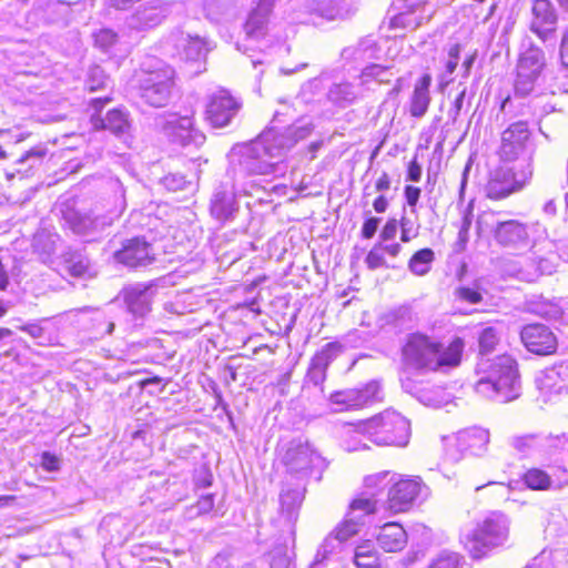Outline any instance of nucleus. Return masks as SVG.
<instances>
[{"label": "nucleus", "mask_w": 568, "mask_h": 568, "mask_svg": "<svg viewBox=\"0 0 568 568\" xmlns=\"http://www.w3.org/2000/svg\"><path fill=\"white\" fill-rule=\"evenodd\" d=\"M359 432L377 446L404 447L410 436L409 422L399 413L386 409L359 424Z\"/></svg>", "instance_id": "nucleus-6"}, {"label": "nucleus", "mask_w": 568, "mask_h": 568, "mask_svg": "<svg viewBox=\"0 0 568 568\" xmlns=\"http://www.w3.org/2000/svg\"><path fill=\"white\" fill-rule=\"evenodd\" d=\"M530 131L527 122L518 121L510 124L501 134L499 155L504 161H516L523 163L530 156L532 161L534 150L529 145Z\"/></svg>", "instance_id": "nucleus-13"}, {"label": "nucleus", "mask_w": 568, "mask_h": 568, "mask_svg": "<svg viewBox=\"0 0 568 568\" xmlns=\"http://www.w3.org/2000/svg\"><path fill=\"white\" fill-rule=\"evenodd\" d=\"M195 507L197 508V514L203 515L210 513L214 507V495L207 494L202 496Z\"/></svg>", "instance_id": "nucleus-63"}, {"label": "nucleus", "mask_w": 568, "mask_h": 568, "mask_svg": "<svg viewBox=\"0 0 568 568\" xmlns=\"http://www.w3.org/2000/svg\"><path fill=\"white\" fill-rule=\"evenodd\" d=\"M464 351L462 338H454L448 345L423 333L406 336L402 346L400 376H413L425 373H445L460 364Z\"/></svg>", "instance_id": "nucleus-2"}, {"label": "nucleus", "mask_w": 568, "mask_h": 568, "mask_svg": "<svg viewBox=\"0 0 568 568\" xmlns=\"http://www.w3.org/2000/svg\"><path fill=\"white\" fill-rule=\"evenodd\" d=\"M432 84V77L425 73L414 87L413 94L409 102V113L414 118H423L430 103L429 88Z\"/></svg>", "instance_id": "nucleus-31"}, {"label": "nucleus", "mask_w": 568, "mask_h": 568, "mask_svg": "<svg viewBox=\"0 0 568 568\" xmlns=\"http://www.w3.org/2000/svg\"><path fill=\"white\" fill-rule=\"evenodd\" d=\"M455 295L459 300L465 301L470 304H477L483 300V296L478 291H476L471 287H466V286H460V287L456 288Z\"/></svg>", "instance_id": "nucleus-55"}, {"label": "nucleus", "mask_w": 568, "mask_h": 568, "mask_svg": "<svg viewBox=\"0 0 568 568\" xmlns=\"http://www.w3.org/2000/svg\"><path fill=\"white\" fill-rule=\"evenodd\" d=\"M174 74V70L164 61L148 58L135 75L140 97L151 106H165L172 95Z\"/></svg>", "instance_id": "nucleus-4"}, {"label": "nucleus", "mask_w": 568, "mask_h": 568, "mask_svg": "<svg viewBox=\"0 0 568 568\" xmlns=\"http://www.w3.org/2000/svg\"><path fill=\"white\" fill-rule=\"evenodd\" d=\"M365 262L371 270H376L385 264L384 255L379 245H375L367 254Z\"/></svg>", "instance_id": "nucleus-57"}, {"label": "nucleus", "mask_w": 568, "mask_h": 568, "mask_svg": "<svg viewBox=\"0 0 568 568\" xmlns=\"http://www.w3.org/2000/svg\"><path fill=\"white\" fill-rule=\"evenodd\" d=\"M341 546L342 541L337 539L336 535L332 531L321 544L310 568H322L324 561L327 560L331 555L336 552Z\"/></svg>", "instance_id": "nucleus-39"}, {"label": "nucleus", "mask_w": 568, "mask_h": 568, "mask_svg": "<svg viewBox=\"0 0 568 568\" xmlns=\"http://www.w3.org/2000/svg\"><path fill=\"white\" fill-rule=\"evenodd\" d=\"M326 368L325 363L313 357L306 375L307 381L315 386L321 385L326 378Z\"/></svg>", "instance_id": "nucleus-47"}, {"label": "nucleus", "mask_w": 568, "mask_h": 568, "mask_svg": "<svg viewBox=\"0 0 568 568\" xmlns=\"http://www.w3.org/2000/svg\"><path fill=\"white\" fill-rule=\"evenodd\" d=\"M280 460L288 474L300 479L307 478L314 470L321 474L326 468L325 459L307 439L301 437L294 438L281 447Z\"/></svg>", "instance_id": "nucleus-8"}, {"label": "nucleus", "mask_w": 568, "mask_h": 568, "mask_svg": "<svg viewBox=\"0 0 568 568\" xmlns=\"http://www.w3.org/2000/svg\"><path fill=\"white\" fill-rule=\"evenodd\" d=\"M327 98L335 104L344 105L354 102L357 93L349 82L334 83L328 89Z\"/></svg>", "instance_id": "nucleus-37"}, {"label": "nucleus", "mask_w": 568, "mask_h": 568, "mask_svg": "<svg viewBox=\"0 0 568 568\" xmlns=\"http://www.w3.org/2000/svg\"><path fill=\"white\" fill-rule=\"evenodd\" d=\"M434 261V252L430 248H422L417 251L409 260V271L418 276L428 273L430 264Z\"/></svg>", "instance_id": "nucleus-41"}, {"label": "nucleus", "mask_w": 568, "mask_h": 568, "mask_svg": "<svg viewBox=\"0 0 568 568\" xmlns=\"http://www.w3.org/2000/svg\"><path fill=\"white\" fill-rule=\"evenodd\" d=\"M397 230H398L397 221L395 219H390L384 225L379 236L383 241L393 240L397 234Z\"/></svg>", "instance_id": "nucleus-64"}, {"label": "nucleus", "mask_w": 568, "mask_h": 568, "mask_svg": "<svg viewBox=\"0 0 568 568\" xmlns=\"http://www.w3.org/2000/svg\"><path fill=\"white\" fill-rule=\"evenodd\" d=\"M47 148L42 144H39L32 149H30L29 151H27L20 159H19V163H26V162H29L31 161V164L30 166H33L34 164L37 163H40L41 160L47 155Z\"/></svg>", "instance_id": "nucleus-54"}, {"label": "nucleus", "mask_w": 568, "mask_h": 568, "mask_svg": "<svg viewBox=\"0 0 568 568\" xmlns=\"http://www.w3.org/2000/svg\"><path fill=\"white\" fill-rule=\"evenodd\" d=\"M499 212H484L477 219L479 231L490 229L494 240L503 247L525 248L530 244L528 225L519 220L500 219Z\"/></svg>", "instance_id": "nucleus-10"}, {"label": "nucleus", "mask_w": 568, "mask_h": 568, "mask_svg": "<svg viewBox=\"0 0 568 568\" xmlns=\"http://www.w3.org/2000/svg\"><path fill=\"white\" fill-rule=\"evenodd\" d=\"M422 19V17L414 16L413 12H400L392 19V26L414 30L420 26Z\"/></svg>", "instance_id": "nucleus-49"}, {"label": "nucleus", "mask_w": 568, "mask_h": 568, "mask_svg": "<svg viewBox=\"0 0 568 568\" xmlns=\"http://www.w3.org/2000/svg\"><path fill=\"white\" fill-rule=\"evenodd\" d=\"M113 257L128 267H145L155 261V252L149 242L136 236L125 240L122 248L113 253Z\"/></svg>", "instance_id": "nucleus-19"}, {"label": "nucleus", "mask_w": 568, "mask_h": 568, "mask_svg": "<svg viewBox=\"0 0 568 568\" xmlns=\"http://www.w3.org/2000/svg\"><path fill=\"white\" fill-rule=\"evenodd\" d=\"M460 556L456 552H442L428 568H458Z\"/></svg>", "instance_id": "nucleus-51"}, {"label": "nucleus", "mask_w": 568, "mask_h": 568, "mask_svg": "<svg viewBox=\"0 0 568 568\" xmlns=\"http://www.w3.org/2000/svg\"><path fill=\"white\" fill-rule=\"evenodd\" d=\"M171 14V4L163 0H150L139 6L125 23L134 31H148L161 23Z\"/></svg>", "instance_id": "nucleus-17"}, {"label": "nucleus", "mask_w": 568, "mask_h": 568, "mask_svg": "<svg viewBox=\"0 0 568 568\" xmlns=\"http://www.w3.org/2000/svg\"><path fill=\"white\" fill-rule=\"evenodd\" d=\"M242 108V102L227 90L220 89L207 98L205 120L213 128L227 126Z\"/></svg>", "instance_id": "nucleus-14"}, {"label": "nucleus", "mask_w": 568, "mask_h": 568, "mask_svg": "<svg viewBox=\"0 0 568 568\" xmlns=\"http://www.w3.org/2000/svg\"><path fill=\"white\" fill-rule=\"evenodd\" d=\"M509 524L505 514L490 513L465 537L466 550L473 558L479 559L494 549L503 547L509 538Z\"/></svg>", "instance_id": "nucleus-5"}, {"label": "nucleus", "mask_w": 568, "mask_h": 568, "mask_svg": "<svg viewBox=\"0 0 568 568\" xmlns=\"http://www.w3.org/2000/svg\"><path fill=\"white\" fill-rule=\"evenodd\" d=\"M303 498V491L300 489H283L280 495L281 514L285 517V528L283 531L291 538L294 536V525L297 520Z\"/></svg>", "instance_id": "nucleus-28"}, {"label": "nucleus", "mask_w": 568, "mask_h": 568, "mask_svg": "<svg viewBox=\"0 0 568 568\" xmlns=\"http://www.w3.org/2000/svg\"><path fill=\"white\" fill-rule=\"evenodd\" d=\"M59 236L45 230L39 231L34 234L32 246L37 253L43 257H50L57 250Z\"/></svg>", "instance_id": "nucleus-36"}, {"label": "nucleus", "mask_w": 568, "mask_h": 568, "mask_svg": "<svg viewBox=\"0 0 568 568\" xmlns=\"http://www.w3.org/2000/svg\"><path fill=\"white\" fill-rule=\"evenodd\" d=\"M531 12L530 30L544 42L552 39L558 20L552 3L549 0H535Z\"/></svg>", "instance_id": "nucleus-23"}, {"label": "nucleus", "mask_w": 568, "mask_h": 568, "mask_svg": "<svg viewBox=\"0 0 568 568\" xmlns=\"http://www.w3.org/2000/svg\"><path fill=\"white\" fill-rule=\"evenodd\" d=\"M374 41L372 39L362 40L355 47H347L342 51V58L346 61H365L373 58Z\"/></svg>", "instance_id": "nucleus-40"}, {"label": "nucleus", "mask_w": 568, "mask_h": 568, "mask_svg": "<svg viewBox=\"0 0 568 568\" xmlns=\"http://www.w3.org/2000/svg\"><path fill=\"white\" fill-rule=\"evenodd\" d=\"M422 490L419 478L396 481L388 490L387 509L394 514L408 510Z\"/></svg>", "instance_id": "nucleus-22"}, {"label": "nucleus", "mask_w": 568, "mask_h": 568, "mask_svg": "<svg viewBox=\"0 0 568 568\" xmlns=\"http://www.w3.org/2000/svg\"><path fill=\"white\" fill-rule=\"evenodd\" d=\"M525 484L535 490H547L554 488L551 477L542 469L531 468L524 475Z\"/></svg>", "instance_id": "nucleus-42"}, {"label": "nucleus", "mask_w": 568, "mask_h": 568, "mask_svg": "<svg viewBox=\"0 0 568 568\" xmlns=\"http://www.w3.org/2000/svg\"><path fill=\"white\" fill-rule=\"evenodd\" d=\"M534 174L530 156L514 166H498L489 173L485 194L490 200H503L520 191L529 183Z\"/></svg>", "instance_id": "nucleus-9"}, {"label": "nucleus", "mask_w": 568, "mask_h": 568, "mask_svg": "<svg viewBox=\"0 0 568 568\" xmlns=\"http://www.w3.org/2000/svg\"><path fill=\"white\" fill-rule=\"evenodd\" d=\"M270 17L261 11L252 10L244 23V32L247 39H262L267 32Z\"/></svg>", "instance_id": "nucleus-35"}, {"label": "nucleus", "mask_w": 568, "mask_h": 568, "mask_svg": "<svg viewBox=\"0 0 568 568\" xmlns=\"http://www.w3.org/2000/svg\"><path fill=\"white\" fill-rule=\"evenodd\" d=\"M416 313L410 304H402L389 308L383 315V321L387 325L397 328H407L416 322Z\"/></svg>", "instance_id": "nucleus-32"}, {"label": "nucleus", "mask_w": 568, "mask_h": 568, "mask_svg": "<svg viewBox=\"0 0 568 568\" xmlns=\"http://www.w3.org/2000/svg\"><path fill=\"white\" fill-rule=\"evenodd\" d=\"M388 74V69L379 64H371L363 69L361 80L363 84L371 80H375L378 83H386L389 82V78L387 77Z\"/></svg>", "instance_id": "nucleus-46"}, {"label": "nucleus", "mask_w": 568, "mask_h": 568, "mask_svg": "<svg viewBox=\"0 0 568 568\" xmlns=\"http://www.w3.org/2000/svg\"><path fill=\"white\" fill-rule=\"evenodd\" d=\"M489 432L480 427L467 428L459 432L455 438V447L465 455L480 456L487 450Z\"/></svg>", "instance_id": "nucleus-25"}, {"label": "nucleus", "mask_w": 568, "mask_h": 568, "mask_svg": "<svg viewBox=\"0 0 568 568\" xmlns=\"http://www.w3.org/2000/svg\"><path fill=\"white\" fill-rule=\"evenodd\" d=\"M400 229H402L400 240L403 242H409L412 239H414L418 235L417 230L414 229L413 222L407 217H402Z\"/></svg>", "instance_id": "nucleus-61"}, {"label": "nucleus", "mask_w": 568, "mask_h": 568, "mask_svg": "<svg viewBox=\"0 0 568 568\" xmlns=\"http://www.w3.org/2000/svg\"><path fill=\"white\" fill-rule=\"evenodd\" d=\"M354 562L357 568H377L378 559L376 555L364 556L363 552H355Z\"/></svg>", "instance_id": "nucleus-60"}, {"label": "nucleus", "mask_w": 568, "mask_h": 568, "mask_svg": "<svg viewBox=\"0 0 568 568\" xmlns=\"http://www.w3.org/2000/svg\"><path fill=\"white\" fill-rule=\"evenodd\" d=\"M376 510V500L368 497H359L352 501L347 519L333 531L336 538L343 542L359 531L364 524L363 518Z\"/></svg>", "instance_id": "nucleus-21"}, {"label": "nucleus", "mask_w": 568, "mask_h": 568, "mask_svg": "<svg viewBox=\"0 0 568 568\" xmlns=\"http://www.w3.org/2000/svg\"><path fill=\"white\" fill-rule=\"evenodd\" d=\"M64 265L70 275L74 277L92 276L90 260L79 251H68L63 254Z\"/></svg>", "instance_id": "nucleus-33"}, {"label": "nucleus", "mask_w": 568, "mask_h": 568, "mask_svg": "<svg viewBox=\"0 0 568 568\" xmlns=\"http://www.w3.org/2000/svg\"><path fill=\"white\" fill-rule=\"evenodd\" d=\"M162 131L172 142L182 146L194 145L199 148L206 140L205 134L195 128L193 116L190 115H170L162 123Z\"/></svg>", "instance_id": "nucleus-15"}, {"label": "nucleus", "mask_w": 568, "mask_h": 568, "mask_svg": "<svg viewBox=\"0 0 568 568\" xmlns=\"http://www.w3.org/2000/svg\"><path fill=\"white\" fill-rule=\"evenodd\" d=\"M287 539L294 542V537H290L287 534L284 538V542H281L268 552L270 568H288L292 562V551L288 549Z\"/></svg>", "instance_id": "nucleus-38"}, {"label": "nucleus", "mask_w": 568, "mask_h": 568, "mask_svg": "<svg viewBox=\"0 0 568 568\" xmlns=\"http://www.w3.org/2000/svg\"><path fill=\"white\" fill-rule=\"evenodd\" d=\"M480 375L475 389L478 394L500 402L508 403L519 397L520 381L516 361L510 355L495 358L481 357L477 364Z\"/></svg>", "instance_id": "nucleus-3"}, {"label": "nucleus", "mask_w": 568, "mask_h": 568, "mask_svg": "<svg viewBox=\"0 0 568 568\" xmlns=\"http://www.w3.org/2000/svg\"><path fill=\"white\" fill-rule=\"evenodd\" d=\"M108 77L102 68L94 65L89 70L87 87L90 91L103 89L106 85Z\"/></svg>", "instance_id": "nucleus-48"}, {"label": "nucleus", "mask_w": 568, "mask_h": 568, "mask_svg": "<svg viewBox=\"0 0 568 568\" xmlns=\"http://www.w3.org/2000/svg\"><path fill=\"white\" fill-rule=\"evenodd\" d=\"M389 476L388 471H382L374 475L366 476L364 484L366 488H382L386 486L392 479H387Z\"/></svg>", "instance_id": "nucleus-56"}, {"label": "nucleus", "mask_w": 568, "mask_h": 568, "mask_svg": "<svg viewBox=\"0 0 568 568\" xmlns=\"http://www.w3.org/2000/svg\"><path fill=\"white\" fill-rule=\"evenodd\" d=\"M156 293L158 284L152 281L124 286L120 292V296L125 304L126 311L134 318H144L152 310V302Z\"/></svg>", "instance_id": "nucleus-16"}, {"label": "nucleus", "mask_w": 568, "mask_h": 568, "mask_svg": "<svg viewBox=\"0 0 568 568\" xmlns=\"http://www.w3.org/2000/svg\"><path fill=\"white\" fill-rule=\"evenodd\" d=\"M500 334L496 327L487 326L483 328L478 336L479 354L481 356L490 354L499 343Z\"/></svg>", "instance_id": "nucleus-43"}, {"label": "nucleus", "mask_w": 568, "mask_h": 568, "mask_svg": "<svg viewBox=\"0 0 568 568\" xmlns=\"http://www.w3.org/2000/svg\"><path fill=\"white\" fill-rule=\"evenodd\" d=\"M341 352L342 345L338 342H331L325 344L322 349L314 355V357L318 358L321 362L328 366L329 363L336 358Z\"/></svg>", "instance_id": "nucleus-50"}, {"label": "nucleus", "mask_w": 568, "mask_h": 568, "mask_svg": "<svg viewBox=\"0 0 568 568\" xmlns=\"http://www.w3.org/2000/svg\"><path fill=\"white\" fill-rule=\"evenodd\" d=\"M118 36L110 29H102L94 34V43L102 50H108L115 44Z\"/></svg>", "instance_id": "nucleus-53"}, {"label": "nucleus", "mask_w": 568, "mask_h": 568, "mask_svg": "<svg viewBox=\"0 0 568 568\" xmlns=\"http://www.w3.org/2000/svg\"><path fill=\"white\" fill-rule=\"evenodd\" d=\"M473 200L468 203L467 207L464 210L462 225L458 231V241L463 244L468 242V233L471 226L473 219Z\"/></svg>", "instance_id": "nucleus-52"}, {"label": "nucleus", "mask_w": 568, "mask_h": 568, "mask_svg": "<svg viewBox=\"0 0 568 568\" xmlns=\"http://www.w3.org/2000/svg\"><path fill=\"white\" fill-rule=\"evenodd\" d=\"M379 223H381L379 217L367 219L362 226V236L364 239H372L375 235Z\"/></svg>", "instance_id": "nucleus-62"}, {"label": "nucleus", "mask_w": 568, "mask_h": 568, "mask_svg": "<svg viewBox=\"0 0 568 568\" xmlns=\"http://www.w3.org/2000/svg\"><path fill=\"white\" fill-rule=\"evenodd\" d=\"M172 38L175 41L179 54L185 60H200L210 51L207 42L197 36L192 37L191 34H185L183 31L178 30L172 33Z\"/></svg>", "instance_id": "nucleus-27"}, {"label": "nucleus", "mask_w": 568, "mask_h": 568, "mask_svg": "<svg viewBox=\"0 0 568 568\" xmlns=\"http://www.w3.org/2000/svg\"><path fill=\"white\" fill-rule=\"evenodd\" d=\"M520 339L528 352L537 355H550L557 349V338L544 324H528L520 331Z\"/></svg>", "instance_id": "nucleus-20"}, {"label": "nucleus", "mask_w": 568, "mask_h": 568, "mask_svg": "<svg viewBox=\"0 0 568 568\" xmlns=\"http://www.w3.org/2000/svg\"><path fill=\"white\" fill-rule=\"evenodd\" d=\"M545 67L546 57L544 51L537 47L530 38H525L521 42L516 67V95L526 97L530 94Z\"/></svg>", "instance_id": "nucleus-11"}, {"label": "nucleus", "mask_w": 568, "mask_h": 568, "mask_svg": "<svg viewBox=\"0 0 568 568\" xmlns=\"http://www.w3.org/2000/svg\"><path fill=\"white\" fill-rule=\"evenodd\" d=\"M544 436L538 435H524L514 437L511 439V446L521 454H527L531 449H539L542 452V447L538 444Z\"/></svg>", "instance_id": "nucleus-45"}, {"label": "nucleus", "mask_w": 568, "mask_h": 568, "mask_svg": "<svg viewBox=\"0 0 568 568\" xmlns=\"http://www.w3.org/2000/svg\"><path fill=\"white\" fill-rule=\"evenodd\" d=\"M540 392L551 398L568 392V366L564 364L546 368L537 377Z\"/></svg>", "instance_id": "nucleus-24"}, {"label": "nucleus", "mask_w": 568, "mask_h": 568, "mask_svg": "<svg viewBox=\"0 0 568 568\" xmlns=\"http://www.w3.org/2000/svg\"><path fill=\"white\" fill-rule=\"evenodd\" d=\"M460 54V44H453L448 50V60L446 62V73L453 74L457 68Z\"/></svg>", "instance_id": "nucleus-59"}, {"label": "nucleus", "mask_w": 568, "mask_h": 568, "mask_svg": "<svg viewBox=\"0 0 568 568\" xmlns=\"http://www.w3.org/2000/svg\"><path fill=\"white\" fill-rule=\"evenodd\" d=\"M112 189L118 195L114 210L109 215L92 216L88 213H81L67 205L62 212L64 224L77 235L93 236L106 226H110L114 219H118L126 207L125 191L122 183L116 180L112 183Z\"/></svg>", "instance_id": "nucleus-7"}, {"label": "nucleus", "mask_w": 568, "mask_h": 568, "mask_svg": "<svg viewBox=\"0 0 568 568\" xmlns=\"http://www.w3.org/2000/svg\"><path fill=\"white\" fill-rule=\"evenodd\" d=\"M383 398L384 392L382 383L377 379H373L358 387L332 393L329 403L334 412H346L379 403Z\"/></svg>", "instance_id": "nucleus-12"}, {"label": "nucleus", "mask_w": 568, "mask_h": 568, "mask_svg": "<svg viewBox=\"0 0 568 568\" xmlns=\"http://www.w3.org/2000/svg\"><path fill=\"white\" fill-rule=\"evenodd\" d=\"M465 97H466V89L462 90L458 93V95L455 98V100L452 104V108L448 111V118L450 119L453 124L456 123V121L460 114V111L463 110Z\"/></svg>", "instance_id": "nucleus-58"}, {"label": "nucleus", "mask_w": 568, "mask_h": 568, "mask_svg": "<svg viewBox=\"0 0 568 568\" xmlns=\"http://www.w3.org/2000/svg\"><path fill=\"white\" fill-rule=\"evenodd\" d=\"M237 203L235 194L232 190H227L221 185L217 187L211 200V215L220 222H226L234 219L237 212Z\"/></svg>", "instance_id": "nucleus-29"}, {"label": "nucleus", "mask_w": 568, "mask_h": 568, "mask_svg": "<svg viewBox=\"0 0 568 568\" xmlns=\"http://www.w3.org/2000/svg\"><path fill=\"white\" fill-rule=\"evenodd\" d=\"M546 454H555L557 452L568 450V435L561 434L557 436H544L538 443Z\"/></svg>", "instance_id": "nucleus-44"}, {"label": "nucleus", "mask_w": 568, "mask_h": 568, "mask_svg": "<svg viewBox=\"0 0 568 568\" xmlns=\"http://www.w3.org/2000/svg\"><path fill=\"white\" fill-rule=\"evenodd\" d=\"M94 126H101L102 129L109 130L114 134L123 133L128 126L126 114L118 109H113L106 113L104 119H98L95 113L92 115Z\"/></svg>", "instance_id": "nucleus-34"}, {"label": "nucleus", "mask_w": 568, "mask_h": 568, "mask_svg": "<svg viewBox=\"0 0 568 568\" xmlns=\"http://www.w3.org/2000/svg\"><path fill=\"white\" fill-rule=\"evenodd\" d=\"M400 385L404 392L427 407L440 408L449 404L453 398L443 386L424 383L414 376H400Z\"/></svg>", "instance_id": "nucleus-18"}, {"label": "nucleus", "mask_w": 568, "mask_h": 568, "mask_svg": "<svg viewBox=\"0 0 568 568\" xmlns=\"http://www.w3.org/2000/svg\"><path fill=\"white\" fill-rule=\"evenodd\" d=\"M376 540L385 551H399L407 544V534L402 525L387 523L379 528Z\"/></svg>", "instance_id": "nucleus-30"}, {"label": "nucleus", "mask_w": 568, "mask_h": 568, "mask_svg": "<svg viewBox=\"0 0 568 568\" xmlns=\"http://www.w3.org/2000/svg\"><path fill=\"white\" fill-rule=\"evenodd\" d=\"M313 131L310 123H294L278 130L272 125L250 144L240 150L239 168L245 174H276L280 160L298 141L306 139Z\"/></svg>", "instance_id": "nucleus-1"}, {"label": "nucleus", "mask_w": 568, "mask_h": 568, "mask_svg": "<svg viewBox=\"0 0 568 568\" xmlns=\"http://www.w3.org/2000/svg\"><path fill=\"white\" fill-rule=\"evenodd\" d=\"M305 7L327 21L344 20L354 11L352 0H306Z\"/></svg>", "instance_id": "nucleus-26"}]
</instances>
